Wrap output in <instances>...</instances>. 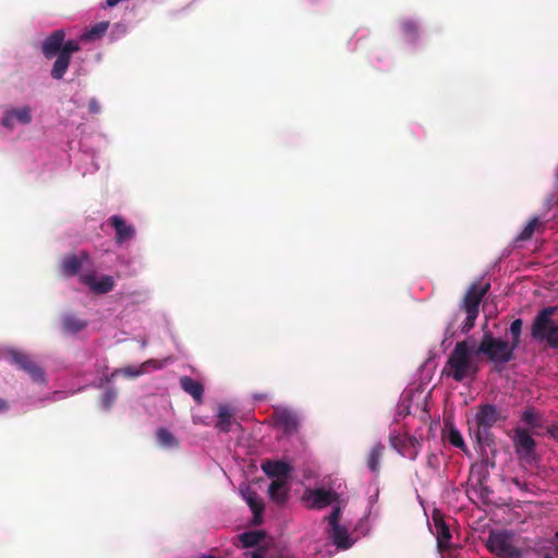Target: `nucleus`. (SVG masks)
Here are the masks:
<instances>
[{
	"label": "nucleus",
	"mask_w": 558,
	"mask_h": 558,
	"mask_svg": "<svg viewBox=\"0 0 558 558\" xmlns=\"http://www.w3.org/2000/svg\"><path fill=\"white\" fill-rule=\"evenodd\" d=\"M508 420V414L493 403H480L474 415V426L470 425V435L476 441L481 451L496 445L495 435L492 428L504 424Z\"/></svg>",
	"instance_id": "1"
},
{
	"label": "nucleus",
	"mask_w": 558,
	"mask_h": 558,
	"mask_svg": "<svg viewBox=\"0 0 558 558\" xmlns=\"http://www.w3.org/2000/svg\"><path fill=\"white\" fill-rule=\"evenodd\" d=\"M475 350L468 341L457 342L449 354L442 374L458 383L468 377H475L480 371L478 363L473 357Z\"/></svg>",
	"instance_id": "2"
},
{
	"label": "nucleus",
	"mask_w": 558,
	"mask_h": 558,
	"mask_svg": "<svg viewBox=\"0 0 558 558\" xmlns=\"http://www.w3.org/2000/svg\"><path fill=\"white\" fill-rule=\"evenodd\" d=\"M514 350L509 341L494 337L490 331H485L475 354L483 355L495 364H506L513 360Z\"/></svg>",
	"instance_id": "3"
},
{
	"label": "nucleus",
	"mask_w": 558,
	"mask_h": 558,
	"mask_svg": "<svg viewBox=\"0 0 558 558\" xmlns=\"http://www.w3.org/2000/svg\"><path fill=\"white\" fill-rule=\"evenodd\" d=\"M557 311V306L542 308L531 328V336L536 340L546 341L550 348H558V324L551 318Z\"/></svg>",
	"instance_id": "4"
},
{
	"label": "nucleus",
	"mask_w": 558,
	"mask_h": 558,
	"mask_svg": "<svg viewBox=\"0 0 558 558\" xmlns=\"http://www.w3.org/2000/svg\"><path fill=\"white\" fill-rule=\"evenodd\" d=\"M490 284L487 282L480 286L477 282L472 283L460 305L461 311L465 312L466 317L461 326V331L468 333L475 326L476 318L480 313V304L486 293L489 291Z\"/></svg>",
	"instance_id": "5"
},
{
	"label": "nucleus",
	"mask_w": 558,
	"mask_h": 558,
	"mask_svg": "<svg viewBox=\"0 0 558 558\" xmlns=\"http://www.w3.org/2000/svg\"><path fill=\"white\" fill-rule=\"evenodd\" d=\"M512 442L515 453L521 461L525 463H532L535 461L536 442L526 429L521 427L515 428Z\"/></svg>",
	"instance_id": "6"
},
{
	"label": "nucleus",
	"mask_w": 558,
	"mask_h": 558,
	"mask_svg": "<svg viewBox=\"0 0 558 558\" xmlns=\"http://www.w3.org/2000/svg\"><path fill=\"white\" fill-rule=\"evenodd\" d=\"M11 362L20 369L27 373L34 381L41 383L45 380V374L40 366L33 360V357L24 352L12 350L10 351Z\"/></svg>",
	"instance_id": "7"
},
{
	"label": "nucleus",
	"mask_w": 558,
	"mask_h": 558,
	"mask_svg": "<svg viewBox=\"0 0 558 558\" xmlns=\"http://www.w3.org/2000/svg\"><path fill=\"white\" fill-rule=\"evenodd\" d=\"M486 546L499 557L512 558L519 554L518 549L511 545L508 536L504 533H490Z\"/></svg>",
	"instance_id": "8"
},
{
	"label": "nucleus",
	"mask_w": 558,
	"mask_h": 558,
	"mask_svg": "<svg viewBox=\"0 0 558 558\" xmlns=\"http://www.w3.org/2000/svg\"><path fill=\"white\" fill-rule=\"evenodd\" d=\"M32 109L29 106L11 108L5 110L1 124L9 130H13L16 124L26 125L32 122Z\"/></svg>",
	"instance_id": "9"
},
{
	"label": "nucleus",
	"mask_w": 558,
	"mask_h": 558,
	"mask_svg": "<svg viewBox=\"0 0 558 558\" xmlns=\"http://www.w3.org/2000/svg\"><path fill=\"white\" fill-rule=\"evenodd\" d=\"M305 500L310 502L311 509H323L338 500L337 493L324 488L308 490Z\"/></svg>",
	"instance_id": "10"
},
{
	"label": "nucleus",
	"mask_w": 558,
	"mask_h": 558,
	"mask_svg": "<svg viewBox=\"0 0 558 558\" xmlns=\"http://www.w3.org/2000/svg\"><path fill=\"white\" fill-rule=\"evenodd\" d=\"M81 281L85 286L89 287L93 292L97 294H106L113 290L114 280L113 277L105 275L100 279L94 274H86L81 276Z\"/></svg>",
	"instance_id": "11"
},
{
	"label": "nucleus",
	"mask_w": 558,
	"mask_h": 558,
	"mask_svg": "<svg viewBox=\"0 0 558 558\" xmlns=\"http://www.w3.org/2000/svg\"><path fill=\"white\" fill-rule=\"evenodd\" d=\"M65 39L63 29L53 31L41 44V52L47 59H52L61 53L62 45Z\"/></svg>",
	"instance_id": "12"
},
{
	"label": "nucleus",
	"mask_w": 558,
	"mask_h": 558,
	"mask_svg": "<svg viewBox=\"0 0 558 558\" xmlns=\"http://www.w3.org/2000/svg\"><path fill=\"white\" fill-rule=\"evenodd\" d=\"M216 416L215 427L220 433H229L234 424L239 425L235 421V409L229 404H219Z\"/></svg>",
	"instance_id": "13"
},
{
	"label": "nucleus",
	"mask_w": 558,
	"mask_h": 558,
	"mask_svg": "<svg viewBox=\"0 0 558 558\" xmlns=\"http://www.w3.org/2000/svg\"><path fill=\"white\" fill-rule=\"evenodd\" d=\"M274 418L276 426L281 428L284 434H292L298 430L299 418L296 414L288 409H275Z\"/></svg>",
	"instance_id": "14"
},
{
	"label": "nucleus",
	"mask_w": 558,
	"mask_h": 558,
	"mask_svg": "<svg viewBox=\"0 0 558 558\" xmlns=\"http://www.w3.org/2000/svg\"><path fill=\"white\" fill-rule=\"evenodd\" d=\"M242 495L253 512V523L255 525L262 524L264 512L263 499L256 492L252 490L251 488H246V490L242 492Z\"/></svg>",
	"instance_id": "15"
},
{
	"label": "nucleus",
	"mask_w": 558,
	"mask_h": 558,
	"mask_svg": "<svg viewBox=\"0 0 558 558\" xmlns=\"http://www.w3.org/2000/svg\"><path fill=\"white\" fill-rule=\"evenodd\" d=\"M110 225L116 231V241L121 244L124 243L135 235V229L133 226L128 225L125 220L118 215L110 217Z\"/></svg>",
	"instance_id": "16"
},
{
	"label": "nucleus",
	"mask_w": 558,
	"mask_h": 558,
	"mask_svg": "<svg viewBox=\"0 0 558 558\" xmlns=\"http://www.w3.org/2000/svg\"><path fill=\"white\" fill-rule=\"evenodd\" d=\"M179 383L181 389L190 395L197 404L203 402L204 386L201 381L190 376H182L180 377Z\"/></svg>",
	"instance_id": "17"
},
{
	"label": "nucleus",
	"mask_w": 558,
	"mask_h": 558,
	"mask_svg": "<svg viewBox=\"0 0 558 558\" xmlns=\"http://www.w3.org/2000/svg\"><path fill=\"white\" fill-rule=\"evenodd\" d=\"M270 499L277 505H284L289 498V486L286 480L279 478L270 483L268 487Z\"/></svg>",
	"instance_id": "18"
},
{
	"label": "nucleus",
	"mask_w": 558,
	"mask_h": 558,
	"mask_svg": "<svg viewBox=\"0 0 558 558\" xmlns=\"http://www.w3.org/2000/svg\"><path fill=\"white\" fill-rule=\"evenodd\" d=\"M262 470L270 477H287L292 471V466L283 461L267 460L262 464Z\"/></svg>",
	"instance_id": "19"
},
{
	"label": "nucleus",
	"mask_w": 558,
	"mask_h": 558,
	"mask_svg": "<svg viewBox=\"0 0 558 558\" xmlns=\"http://www.w3.org/2000/svg\"><path fill=\"white\" fill-rule=\"evenodd\" d=\"M88 259V254L86 252H82L81 256L76 255H68L63 258L61 268L65 276L72 277L78 274L82 268L83 260Z\"/></svg>",
	"instance_id": "20"
},
{
	"label": "nucleus",
	"mask_w": 558,
	"mask_h": 558,
	"mask_svg": "<svg viewBox=\"0 0 558 558\" xmlns=\"http://www.w3.org/2000/svg\"><path fill=\"white\" fill-rule=\"evenodd\" d=\"M434 524L436 529L437 546L440 550H446L449 547L451 533L449 526L440 517H434Z\"/></svg>",
	"instance_id": "21"
},
{
	"label": "nucleus",
	"mask_w": 558,
	"mask_h": 558,
	"mask_svg": "<svg viewBox=\"0 0 558 558\" xmlns=\"http://www.w3.org/2000/svg\"><path fill=\"white\" fill-rule=\"evenodd\" d=\"M390 446L397 450L401 456L409 458L411 460H415L417 457V450H414L413 453L408 452L409 448V435L408 434H396L390 435L389 437Z\"/></svg>",
	"instance_id": "22"
},
{
	"label": "nucleus",
	"mask_w": 558,
	"mask_h": 558,
	"mask_svg": "<svg viewBox=\"0 0 558 558\" xmlns=\"http://www.w3.org/2000/svg\"><path fill=\"white\" fill-rule=\"evenodd\" d=\"M88 322L78 318L75 314H65L62 317V328L68 333H77L85 329Z\"/></svg>",
	"instance_id": "23"
},
{
	"label": "nucleus",
	"mask_w": 558,
	"mask_h": 558,
	"mask_svg": "<svg viewBox=\"0 0 558 558\" xmlns=\"http://www.w3.org/2000/svg\"><path fill=\"white\" fill-rule=\"evenodd\" d=\"M330 537L333 544L341 549H348L352 546L353 542L349 536L347 527L337 525L331 527Z\"/></svg>",
	"instance_id": "24"
},
{
	"label": "nucleus",
	"mask_w": 558,
	"mask_h": 558,
	"mask_svg": "<svg viewBox=\"0 0 558 558\" xmlns=\"http://www.w3.org/2000/svg\"><path fill=\"white\" fill-rule=\"evenodd\" d=\"M385 447L383 444L377 442L371 450L367 457V468L373 473H378L380 468V460L384 456Z\"/></svg>",
	"instance_id": "25"
},
{
	"label": "nucleus",
	"mask_w": 558,
	"mask_h": 558,
	"mask_svg": "<svg viewBox=\"0 0 558 558\" xmlns=\"http://www.w3.org/2000/svg\"><path fill=\"white\" fill-rule=\"evenodd\" d=\"M57 59L52 65L50 75L54 80H61L66 73L71 58L65 57L64 54H57Z\"/></svg>",
	"instance_id": "26"
},
{
	"label": "nucleus",
	"mask_w": 558,
	"mask_h": 558,
	"mask_svg": "<svg viewBox=\"0 0 558 558\" xmlns=\"http://www.w3.org/2000/svg\"><path fill=\"white\" fill-rule=\"evenodd\" d=\"M240 542L244 548L257 546L265 537L263 531H248L240 534Z\"/></svg>",
	"instance_id": "27"
},
{
	"label": "nucleus",
	"mask_w": 558,
	"mask_h": 558,
	"mask_svg": "<svg viewBox=\"0 0 558 558\" xmlns=\"http://www.w3.org/2000/svg\"><path fill=\"white\" fill-rule=\"evenodd\" d=\"M157 440L160 446L165 448H177L179 446L178 439L174 435L165 427H160L156 433Z\"/></svg>",
	"instance_id": "28"
},
{
	"label": "nucleus",
	"mask_w": 558,
	"mask_h": 558,
	"mask_svg": "<svg viewBox=\"0 0 558 558\" xmlns=\"http://www.w3.org/2000/svg\"><path fill=\"white\" fill-rule=\"evenodd\" d=\"M109 22H99L82 35V39L95 40L100 38L108 29Z\"/></svg>",
	"instance_id": "29"
},
{
	"label": "nucleus",
	"mask_w": 558,
	"mask_h": 558,
	"mask_svg": "<svg viewBox=\"0 0 558 558\" xmlns=\"http://www.w3.org/2000/svg\"><path fill=\"white\" fill-rule=\"evenodd\" d=\"M401 29L408 40L415 41L418 37V27L414 21L407 20L401 24Z\"/></svg>",
	"instance_id": "30"
},
{
	"label": "nucleus",
	"mask_w": 558,
	"mask_h": 558,
	"mask_svg": "<svg viewBox=\"0 0 558 558\" xmlns=\"http://www.w3.org/2000/svg\"><path fill=\"white\" fill-rule=\"evenodd\" d=\"M541 225L539 218H532L517 236V241H527L532 238L535 229Z\"/></svg>",
	"instance_id": "31"
},
{
	"label": "nucleus",
	"mask_w": 558,
	"mask_h": 558,
	"mask_svg": "<svg viewBox=\"0 0 558 558\" xmlns=\"http://www.w3.org/2000/svg\"><path fill=\"white\" fill-rule=\"evenodd\" d=\"M447 438H448V441L453 447L459 448V449H461L463 451L466 450V446H465V442L463 440V437H462L461 433L454 426H451L449 428Z\"/></svg>",
	"instance_id": "32"
},
{
	"label": "nucleus",
	"mask_w": 558,
	"mask_h": 558,
	"mask_svg": "<svg viewBox=\"0 0 558 558\" xmlns=\"http://www.w3.org/2000/svg\"><path fill=\"white\" fill-rule=\"evenodd\" d=\"M521 331H522V319L517 318L510 325V333L512 336V341L510 342V344L514 349H517L519 347Z\"/></svg>",
	"instance_id": "33"
},
{
	"label": "nucleus",
	"mask_w": 558,
	"mask_h": 558,
	"mask_svg": "<svg viewBox=\"0 0 558 558\" xmlns=\"http://www.w3.org/2000/svg\"><path fill=\"white\" fill-rule=\"evenodd\" d=\"M522 421L525 422L531 427L541 426V418L533 409H526L522 413Z\"/></svg>",
	"instance_id": "34"
},
{
	"label": "nucleus",
	"mask_w": 558,
	"mask_h": 558,
	"mask_svg": "<svg viewBox=\"0 0 558 558\" xmlns=\"http://www.w3.org/2000/svg\"><path fill=\"white\" fill-rule=\"evenodd\" d=\"M80 50H81V47L76 40H74V39H70L66 41L64 40L60 54H64L65 57L71 58L74 52H77Z\"/></svg>",
	"instance_id": "35"
},
{
	"label": "nucleus",
	"mask_w": 558,
	"mask_h": 558,
	"mask_svg": "<svg viewBox=\"0 0 558 558\" xmlns=\"http://www.w3.org/2000/svg\"><path fill=\"white\" fill-rule=\"evenodd\" d=\"M150 363H154V361H147L145 363L142 364L141 368H134L132 366H126L124 368L121 369V372L128 376V377H137L140 376L141 374H143V368L147 365V364H150Z\"/></svg>",
	"instance_id": "36"
},
{
	"label": "nucleus",
	"mask_w": 558,
	"mask_h": 558,
	"mask_svg": "<svg viewBox=\"0 0 558 558\" xmlns=\"http://www.w3.org/2000/svg\"><path fill=\"white\" fill-rule=\"evenodd\" d=\"M117 393L113 390H107L101 397L102 407L108 410L116 401Z\"/></svg>",
	"instance_id": "37"
},
{
	"label": "nucleus",
	"mask_w": 558,
	"mask_h": 558,
	"mask_svg": "<svg viewBox=\"0 0 558 558\" xmlns=\"http://www.w3.org/2000/svg\"><path fill=\"white\" fill-rule=\"evenodd\" d=\"M340 515H341V509H340V507H336V508H333V510L331 511V513H330V514L328 515V518H327V520H328V523H329L330 527H333V526L340 525V524H339Z\"/></svg>",
	"instance_id": "38"
},
{
	"label": "nucleus",
	"mask_w": 558,
	"mask_h": 558,
	"mask_svg": "<svg viewBox=\"0 0 558 558\" xmlns=\"http://www.w3.org/2000/svg\"><path fill=\"white\" fill-rule=\"evenodd\" d=\"M88 110L90 113H98L100 111V105L96 99H90L88 102Z\"/></svg>",
	"instance_id": "39"
},
{
	"label": "nucleus",
	"mask_w": 558,
	"mask_h": 558,
	"mask_svg": "<svg viewBox=\"0 0 558 558\" xmlns=\"http://www.w3.org/2000/svg\"><path fill=\"white\" fill-rule=\"evenodd\" d=\"M409 448H412L413 451H418V449L421 448V441L417 438L409 435Z\"/></svg>",
	"instance_id": "40"
},
{
	"label": "nucleus",
	"mask_w": 558,
	"mask_h": 558,
	"mask_svg": "<svg viewBox=\"0 0 558 558\" xmlns=\"http://www.w3.org/2000/svg\"><path fill=\"white\" fill-rule=\"evenodd\" d=\"M266 549L264 547H258L251 554V558H265Z\"/></svg>",
	"instance_id": "41"
},
{
	"label": "nucleus",
	"mask_w": 558,
	"mask_h": 558,
	"mask_svg": "<svg viewBox=\"0 0 558 558\" xmlns=\"http://www.w3.org/2000/svg\"><path fill=\"white\" fill-rule=\"evenodd\" d=\"M548 433L554 436L555 438H558V425H551L548 427Z\"/></svg>",
	"instance_id": "42"
},
{
	"label": "nucleus",
	"mask_w": 558,
	"mask_h": 558,
	"mask_svg": "<svg viewBox=\"0 0 558 558\" xmlns=\"http://www.w3.org/2000/svg\"><path fill=\"white\" fill-rule=\"evenodd\" d=\"M8 409V403L5 400L0 398V412H3Z\"/></svg>",
	"instance_id": "43"
},
{
	"label": "nucleus",
	"mask_w": 558,
	"mask_h": 558,
	"mask_svg": "<svg viewBox=\"0 0 558 558\" xmlns=\"http://www.w3.org/2000/svg\"><path fill=\"white\" fill-rule=\"evenodd\" d=\"M543 558H554V557L548 555V554H546V555L543 556Z\"/></svg>",
	"instance_id": "44"
},
{
	"label": "nucleus",
	"mask_w": 558,
	"mask_h": 558,
	"mask_svg": "<svg viewBox=\"0 0 558 558\" xmlns=\"http://www.w3.org/2000/svg\"><path fill=\"white\" fill-rule=\"evenodd\" d=\"M408 452L409 453H413V449L412 448H408Z\"/></svg>",
	"instance_id": "45"
},
{
	"label": "nucleus",
	"mask_w": 558,
	"mask_h": 558,
	"mask_svg": "<svg viewBox=\"0 0 558 558\" xmlns=\"http://www.w3.org/2000/svg\"><path fill=\"white\" fill-rule=\"evenodd\" d=\"M555 539L558 541V531L555 533Z\"/></svg>",
	"instance_id": "46"
},
{
	"label": "nucleus",
	"mask_w": 558,
	"mask_h": 558,
	"mask_svg": "<svg viewBox=\"0 0 558 558\" xmlns=\"http://www.w3.org/2000/svg\"><path fill=\"white\" fill-rule=\"evenodd\" d=\"M555 551H556V554L558 555V545H556V547H555Z\"/></svg>",
	"instance_id": "47"
},
{
	"label": "nucleus",
	"mask_w": 558,
	"mask_h": 558,
	"mask_svg": "<svg viewBox=\"0 0 558 558\" xmlns=\"http://www.w3.org/2000/svg\"><path fill=\"white\" fill-rule=\"evenodd\" d=\"M553 198L548 199V206H550Z\"/></svg>",
	"instance_id": "48"
},
{
	"label": "nucleus",
	"mask_w": 558,
	"mask_h": 558,
	"mask_svg": "<svg viewBox=\"0 0 558 558\" xmlns=\"http://www.w3.org/2000/svg\"><path fill=\"white\" fill-rule=\"evenodd\" d=\"M557 179H558V173H557Z\"/></svg>",
	"instance_id": "49"
}]
</instances>
